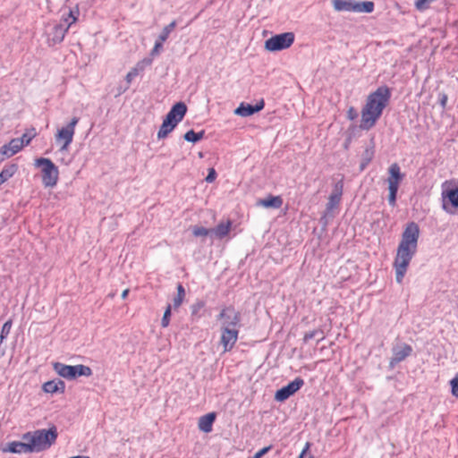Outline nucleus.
<instances>
[{"instance_id": "f257e3e1", "label": "nucleus", "mask_w": 458, "mask_h": 458, "mask_svg": "<svg viewBox=\"0 0 458 458\" xmlns=\"http://www.w3.org/2000/svg\"><path fill=\"white\" fill-rule=\"evenodd\" d=\"M419 237V225L415 222L408 223L402 233L393 264L398 284L403 282L409 265L417 252Z\"/></svg>"}, {"instance_id": "f03ea898", "label": "nucleus", "mask_w": 458, "mask_h": 458, "mask_svg": "<svg viewBox=\"0 0 458 458\" xmlns=\"http://www.w3.org/2000/svg\"><path fill=\"white\" fill-rule=\"evenodd\" d=\"M389 99L390 90L386 86L377 88L376 91L368 96L366 104L361 110L360 129L369 130L376 124L383 110L388 105Z\"/></svg>"}, {"instance_id": "7ed1b4c3", "label": "nucleus", "mask_w": 458, "mask_h": 458, "mask_svg": "<svg viewBox=\"0 0 458 458\" xmlns=\"http://www.w3.org/2000/svg\"><path fill=\"white\" fill-rule=\"evenodd\" d=\"M57 438V430L55 427L48 429H37L22 435L21 439H26L29 443L31 453H39L46 451L55 444Z\"/></svg>"}, {"instance_id": "20e7f679", "label": "nucleus", "mask_w": 458, "mask_h": 458, "mask_svg": "<svg viewBox=\"0 0 458 458\" xmlns=\"http://www.w3.org/2000/svg\"><path fill=\"white\" fill-rule=\"evenodd\" d=\"M331 4L336 13H370L375 6L372 1L331 0Z\"/></svg>"}, {"instance_id": "39448f33", "label": "nucleus", "mask_w": 458, "mask_h": 458, "mask_svg": "<svg viewBox=\"0 0 458 458\" xmlns=\"http://www.w3.org/2000/svg\"><path fill=\"white\" fill-rule=\"evenodd\" d=\"M34 165L41 169L42 183L46 188H53L57 184L59 171L51 159L46 157L36 158Z\"/></svg>"}, {"instance_id": "423d86ee", "label": "nucleus", "mask_w": 458, "mask_h": 458, "mask_svg": "<svg viewBox=\"0 0 458 458\" xmlns=\"http://www.w3.org/2000/svg\"><path fill=\"white\" fill-rule=\"evenodd\" d=\"M452 182L445 181L441 188L442 209L447 214L458 213V188H451Z\"/></svg>"}, {"instance_id": "0eeeda50", "label": "nucleus", "mask_w": 458, "mask_h": 458, "mask_svg": "<svg viewBox=\"0 0 458 458\" xmlns=\"http://www.w3.org/2000/svg\"><path fill=\"white\" fill-rule=\"evenodd\" d=\"M404 174H402L400 166L398 164L394 163L388 168V177H387V185H388V203L390 206L394 207L396 203V196L399 189V185L403 181Z\"/></svg>"}, {"instance_id": "6e6552de", "label": "nucleus", "mask_w": 458, "mask_h": 458, "mask_svg": "<svg viewBox=\"0 0 458 458\" xmlns=\"http://www.w3.org/2000/svg\"><path fill=\"white\" fill-rule=\"evenodd\" d=\"M53 368L60 377L70 380L81 376L89 377L92 375L91 369L82 364L72 366L55 362L53 364Z\"/></svg>"}, {"instance_id": "1a4fd4ad", "label": "nucleus", "mask_w": 458, "mask_h": 458, "mask_svg": "<svg viewBox=\"0 0 458 458\" xmlns=\"http://www.w3.org/2000/svg\"><path fill=\"white\" fill-rule=\"evenodd\" d=\"M294 40L295 35L293 32H284L267 38L264 43V47L268 52H278L289 48Z\"/></svg>"}, {"instance_id": "9d476101", "label": "nucleus", "mask_w": 458, "mask_h": 458, "mask_svg": "<svg viewBox=\"0 0 458 458\" xmlns=\"http://www.w3.org/2000/svg\"><path fill=\"white\" fill-rule=\"evenodd\" d=\"M79 123V118L74 116L71 119L68 124L58 129L55 134V141L61 145L60 149L66 151L72 142L73 136L75 133V127Z\"/></svg>"}, {"instance_id": "9b49d317", "label": "nucleus", "mask_w": 458, "mask_h": 458, "mask_svg": "<svg viewBox=\"0 0 458 458\" xmlns=\"http://www.w3.org/2000/svg\"><path fill=\"white\" fill-rule=\"evenodd\" d=\"M221 324V329H237L240 323V314L233 308L226 307L223 309L218 316Z\"/></svg>"}, {"instance_id": "f8f14e48", "label": "nucleus", "mask_w": 458, "mask_h": 458, "mask_svg": "<svg viewBox=\"0 0 458 458\" xmlns=\"http://www.w3.org/2000/svg\"><path fill=\"white\" fill-rule=\"evenodd\" d=\"M344 191V182L343 181H339L336 183H335L332 192L330 193L328 197V201L326 208V212L323 216V218H326L327 216H332V211L340 204L342 195Z\"/></svg>"}, {"instance_id": "ddd939ff", "label": "nucleus", "mask_w": 458, "mask_h": 458, "mask_svg": "<svg viewBox=\"0 0 458 458\" xmlns=\"http://www.w3.org/2000/svg\"><path fill=\"white\" fill-rule=\"evenodd\" d=\"M304 385V381L301 377H296L285 386H283L276 392L275 399L277 402H284L290 396L294 394Z\"/></svg>"}, {"instance_id": "4468645a", "label": "nucleus", "mask_w": 458, "mask_h": 458, "mask_svg": "<svg viewBox=\"0 0 458 458\" xmlns=\"http://www.w3.org/2000/svg\"><path fill=\"white\" fill-rule=\"evenodd\" d=\"M392 352L393 356L389 364L393 368L395 364L403 361L411 354L412 347L407 344H400L393 348Z\"/></svg>"}, {"instance_id": "2eb2a0df", "label": "nucleus", "mask_w": 458, "mask_h": 458, "mask_svg": "<svg viewBox=\"0 0 458 458\" xmlns=\"http://www.w3.org/2000/svg\"><path fill=\"white\" fill-rule=\"evenodd\" d=\"M220 343L223 345V352H227L233 349L237 339L238 330L237 329H221Z\"/></svg>"}, {"instance_id": "dca6fc26", "label": "nucleus", "mask_w": 458, "mask_h": 458, "mask_svg": "<svg viewBox=\"0 0 458 458\" xmlns=\"http://www.w3.org/2000/svg\"><path fill=\"white\" fill-rule=\"evenodd\" d=\"M186 112V105L183 102H178L172 106L165 118L177 125L183 119Z\"/></svg>"}, {"instance_id": "f3484780", "label": "nucleus", "mask_w": 458, "mask_h": 458, "mask_svg": "<svg viewBox=\"0 0 458 458\" xmlns=\"http://www.w3.org/2000/svg\"><path fill=\"white\" fill-rule=\"evenodd\" d=\"M264 100L261 99L259 102H258L255 106H251L250 104L241 103L239 106L233 111L234 114L242 116V117H247L254 114L255 113H258L261 111L264 108Z\"/></svg>"}, {"instance_id": "a211bd4d", "label": "nucleus", "mask_w": 458, "mask_h": 458, "mask_svg": "<svg viewBox=\"0 0 458 458\" xmlns=\"http://www.w3.org/2000/svg\"><path fill=\"white\" fill-rule=\"evenodd\" d=\"M23 147L22 140L15 138L11 140L7 144L3 145L0 148V153L6 157H11L21 151Z\"/></svg>"}, {"instance_id": "6ab92c4d", "label": "nucleus", "mask_w": 458, "mask_h": 458, "mask_svg": "<svg viewBox=\"0 0 458 458\" xmlns=\"http://www.w3.org/2000/svg\"><path fill=\"white\" fill-rule=\"evenodd\" d=\"M3 452L12 454H31L29 443L26 439H22L21 442L13 441L8 443L7 445L3 448Z\"/></svg>"}, {"instance_id": "aec40b11", "label": "nucleus", "mask_w": 458, "mask_h": 458, "mask_svg": "<svg viewBox=\"0 0 458 458\" xmlns=\"http://www.w3.org/2000/svg\"><path fill=\"white\" fill-rule=\"evenodd\" d=\"M151 64V60L144 58L139 61L126 74L125 81L128 85L136 78L145 68Z\"/></svg>"}, {"instance_id": "412c9836", "label": "nucleus", "mask_w": 458, "mask_h": 458, "mask_svg": "<svg viewBox=\"0 0 458 458\" xmlns=\"http://www.w3.org/2000/svg\"><path fill=\"white\" fill-rule=\"evenodd\" d=\"M70 17H72L71 22H68V26H64L62 24L56 25L54 28V35L52 38V41L56 44L63 41L66 32L68 31L69 27L77 21V16L74 14L72 11H70Z\"/></svg>"}, {"instance_id": "4be33fe9", "label": "nucleus", "mask_w": 458, "mask_h": 458, "mask_svg": "<svg viewBox=\"0 0 458 458\" xmlns=\"http://www.w3.org/2000/svg\"><path fill=\"white\" fill-rule=\"evenodd\" d=\"M42 389L45 393L47 394H55V393H64L65 389V384L64 381L57 380H49L43 384Z\"/></svg>"}, {"instance_id": "5701e85b", "label": "nucleus", "mask_w": 458, "mask_h": 458, "mask_svg": "<svg viewBox=\"0 0 458 458\" xmlns=\"http://www.w3.org/2000/svg\"><path fill=\"white\" fill-rule=\"evenodd\" d=\"M216 420V414L214 412L208 413L201 416L199 419L198 427L199 429L204 433H209L212 430L213 423Z\"/></svg>"}, {"instance_id": "b1692460", "label": "nucleus", "mask_w": 458, "mask_h": 458, "mask_svg": "<svg viewBox=\"0 0 458 458\" xmlns=\"http://www.w3.org/2000/svg\"><path fill=\"white\" fill-rule=\"evenodd\" d=\"M231 228L232 222L230 220L221 221L211 232L216 238L223 239L229 234Z\"/></svg>"}, {"instance_id": "393cba45", "label": "nucleus", "mask_w": 458, "mask_h": 458, "mask_svg": "<svg viewBox=\"0 0 458 458\" xmlns=\"http://www.w3.org/2000/svg\"><path fill=\"white\" fill-rule=\"evenodd\" d=\"M283 204V199L279 196H268L266 199H259L258 205L266 208H279Z\"/></svg>"}, {"instance_id": "a878e982", "label": "nucleus", "mask_w": 458, "mask_h": 458, "mask_svg": "<svg viewBox=\"0 0 458 458\" xmlns=\"http://www.w3.org/2000/svg\"><path fill=\"white\" fill-rule=\"evenodd\" d=\"M176 127V124L171 123L170 121L166 120L165 118L163 120V123L157 131V139L162 140L168 136L169 133H171L174 129Z\"/></svg>"}, {"instance_id": "bb28decb", "label": "nucleus", "mask_w": 458, "mask_h": 458, "mask_svg": "<svg viewBox=\"0 0 458 458\" xmlns=\"http://www.w3.org/2000/svg\"><path fill=\"white\" fill-rule=\"evenodd\" d=\"M18 170L16 164H12L4 167L0 173V185L13 177Z\"/></svg>"}, {"instance_id": "cd10ccee", "label": "nucleus", "mask_w": 458, "mask_h": 458, "mask_svg": "<svg viewBox=\"0 0 458 458\" xmlns=\"http://www.w3.org/2000/svg\"><path fill=\"white\" fill-rule=\"evenodd\" d=\"M204 134H205L204 131H200L199 132H195L193 130H190L184 134L183 138L186 141L195 143V142L200 140L201 139H203Z\"/></svg>"}, {"instance_id": "c85d7f7f", "label": "nucleus", "mask_w": 458, "mask_h": 458, "mask_svg": "<svg viewBox=\"0 0 458 458\" xmlns=\"http://www.w3.org/2000/svg\"><path fill=\"white\" fill-rule=\"evenodd\" d=\"M374 157V148H367L364 150L363 156H362V161L360 164V170H363L372 160Z\"/></svg>"}, {"instance_id": "c756f323", "label": "nucleus", "mask_w": 458, "mask_h": 458, "mask_svg": "<svg viewBox=\"0 0 458 458\" xmlns=\"http://www.w3.org/2000/svg\"><path fill=\"white\" fill-rule=\"evenodd\" d=\"M176 26V21H173L171 23H169L168 25H166L162 32L159 34L158 36V39L161 40V42H165L168 37H169V34L174 30V29L175 28Z\"/></svg>"}, {"instance_id": "7c9ffc66", "label": "nucleus", "mask_w": 458, "mask_h": 458, "mask_svg": "<svg viewBox=\"0 0 458 458\" xmlns=\"http://www.w3.org/2000/svg\"><path fill=\"white\" fill-rule=\"evenodd\" d=\"M36 131H35V129H30L27 131H25L22 136L21 138H19L20 140H22L23 142V146H28L31 140L36 136Z\"/></svg>"}, {"instance_id": "2f4dec72", "label": "nucleus", "mask_w": 458, "mask_h": 458, "mask_svg": "<svg viewBox=\"0 0 458 458\" xmlns=\"http://www.w3.org/2000/svg\"><path fill=\"white\" fill-rule=\"evenodd\" d=\"M184 295H185V292H184V289L182 287V284H178L177 286V296L174 299V307H179L182 302V300L184 298Z\"/></svg>"}, {"instance_id": "473e14b6", "label": "nucleus", "mask_w": 458, "mask_h": 458, "mask_svg": "<svg viewBox=\"0 0 458 458\" xmlns=\"http://www.w3.org/2000/svg\"><path fill=\"white\" fill-rule=\"evenodd\" d=\"M192 233L196 237H205L208 236L209 233H212L211 230H208L202 226H194L192 228Z\"/></svg>"}, {"instance_id": "72a5a7b5", "label": "nucleus", "mask_w": 458, "mask_h": 458, "mask_svg": "<svg viewBox=\"0 0 458 458\" xmlns=\"http://www.w3.org/2000/svg\"><path fill=\"white\" fill-rule=\"evenodd\" d=\"M11 328H12V321L11 320L6 321L3 325L1 334H0V343H3V341L7 337V335L10 334Z\"/></svg>"}, {"instance_id": "f704fd0d", "label": "nucleus", "mask_w": 458, "mask_h": 458, "mask_svg": "<svg viewBox=\"0 0 458 458\" xmlns=\"http://www.w3.org/2000/svg\"><path fill=\"white\" fill-rule=\"evenodd\" d=\"M450 386H451V393H452V394L454 397L458 398V372L450 380Z\"/></svg>"}, {"instance_id": "c9c22d12", "label": "nucleus", "mask_w": 458, "mask_h": 458, "mask_svg": "<svg viewBox=\"0 0 458 458\" xmlns=\"http://www.w3.org/2000/svg\"><path fill=\"white\" fill-rule=\"evenodd\" d=\"M170 316H171V306L168 305L164 312V315H163V318L161 320V325L163 327H168L169 322H170Z\"/></svg>"}, {"instance_id": "e433bc0d", "label": "nucleus", "mask_w": 458, "mask_h": 458, "mask_svg": "<svg viewBox=\"0 0 458 458\" xmlns=\"http://www.w3.org/2000/svg\"><path fill=\"white\" fill-rule=\"evenodd\" d=\"M216 173L215 169L214 168H209L208 169V175H207V177L205 179L206 182H209V183L213 182L216 180Z\"/></svg>"}, {"instance_id": "4c0bfd02", "label": "nucleus", "mask_w": 458, "mask_h": 458, "mask_svg": "<svg viewBox=\"0 0 458 458\" xmlns=\"http://www.w3.org/2000/svg\"><path fill=\"white\" fill-rule=\"evenodd\" d=\"M271 449V445L263 447L259 451H258L252 458H261L263 455H265L269 450Z\"/></svg>"}, {"instance_id": "58836bf2", "label": "nucleus", "mask_w": 458, "mask_h": 458, "mask_svg": "<svg viewBox=\"0 0 458 458\" xmlns=\"http://www.w3.org/2000/svg\"><path fill=\"white\" fill-rule=\"evenodd\" d=\"M163 43L164 42H161V40H159V39L157 41H156L155 46L151 51L152 55H157L159 53L160 49L163 47Z\"/></svg>"}, {"instance_id": "ea45409f", "label": "nucleus", "mask_w": 458, "mask_h": 458, "mask_svg": "<svg viewBox=\"0 0 458 458\" xmlns=\"http://www.w3.org/2000/svg\"><path fill=\"white\" fill-rule=\"evenodd\" d=\"M318 333L319 332L318 330H313L309 333H306L303 337V341L305 343H308L310 339L314 338L317 335H318Z\"/></svg>"}, {"instance_id": "a19ab883", "label": "nucleus", "mask_w": 458, "mask_h": 458, "mask_svg": "<svg viewBox=\"0 0 458 458\" xmlns=\"http://www.w3.org/2000/svg\"><path fill=\"white\" fill-rule=\"evenodd\" d=\"M358 116V114L354 107L351 106L347 111V117L349 120L352 121L356 119Z\"/></svg>"}, {"instance_id": "79ce46f5", "label": "nucleus", "mask_w": 458, "mask_h": 458, "mask_svg": "<svg viewBox=\"0 0 458 458\" xmlns=\"http://www.w3.org/2000/svg\"><path fill=\"white\" fill-rule=\"evenodd\" d=\"M309 447H310V444L307 443L305 448L302 450V452L300 454L299 458H303V456H304L305 453L307 452V450L309 449Z\"/></svg>"}, {"instance_id": "37998d69", "label": "nucleus", "mask_w": 458, "mask_h": 458, "mask_svg": "<svg viewBox=\"0 0 458 458\" xmlns=\"http://www.w3.org/2000/svg\"><path fill=\"white\" fill-rule=\"evenodd\" d=\"M72 20V17H70V13L66 18H64V21L66 23V26H68V22H71Z\"/></svg>"}, {"instance_id": "c03bdc74", "label": "nucleus", "mask_w": 458, "mask_h": 458, "mask_svg": "<svg viewBox=\"0 0 458 458\" xmlns=\"http://www.w3.org/2000/svg\"><path fill=\"white\" fill-rule=\"evenodd\" d=\"M128 293H129V289H125L123 291L121 297L123 299H125L128 296Z\"/></svg>"}, {"instance_id": "a18cd8bd", "label": "nucleus", "mask_w": 458, "mask_h": 458, "mask_svg": "<svg viewBox=\"0 0 458 458\" xmlns=\"http://www.w3.org/2000/svg\"><path fill=\"white\" fill-rule=\"evenodd\" d=\"M446 99H447L446 96H445V95H444V96H443V98H442V99H441V105H442V106H445Z\"/></svg>"}, {"instance_id": "49530a36", "label": "nucleus", "mask_w": 458, "mask_h": 458, "mask_svg": "<svg viewBox=\"0 0 458 458\" xmlns=\"http://www.w3.org/2000/svg\"><path fill=\"white\" fill-rule=\"evenodd\" d=\"M309 458H314L313 456H310Z\"/></svg>"}]
</instances>
